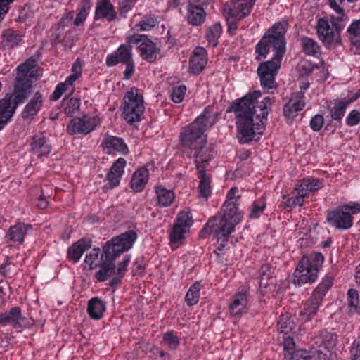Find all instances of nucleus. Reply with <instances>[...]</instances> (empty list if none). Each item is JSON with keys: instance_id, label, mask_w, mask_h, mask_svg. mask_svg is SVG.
Returning <instances> with one entry per match:
<instances>
[{"instance_id": "c03bdc74", "label": "nucleus", "mask_w": 360, "mask_h": 360, "mask_svg": "<svg viewBox=\"0 0 360 360\" xmlns=\"http://www.w3.org/2000/svg\"><path fill=\"white\" fill-rule=\"evenodd\" d=\"M221 26L219 23H215L209 27L206 34V38L209 43L212 46H216L218 44V39L221 34Z\"/></svg>"}, {"instance_id": "1a4fd4ad", "label": "nucleus", "mask_w": 360, "mask_h": 360, "mask_svg": "<svg viewBox=\"0 0 360 360\" xmlns=\"http://www.w3.org/2000/svg\"><path fill=\"white\" fill-rule=\"evenodd\" d=\"M145 110L143 97L139 90L133 87L124 96L122 114L129 124L139 122Z\"/></svg>"}, {"instance_id": "37998d69", "label": "nucleus", "mask_w": 360, "mask_h": 360, "mask_svg": "<svg viewBox=\"0 0 360 360\" xmlns=\"http://www.w3.org/2000/svg\"><path fill=\"white\" fill-rule=\"evenodd\" d=\"M259 288H266L271 284H273L274 270L268 265H263L260 269Z\"/></svg>"}, {"instance_id": "ddd939ff", "label": "nucleus", "mask_w": 360, "mask_h": 360, "mask_svg": "<svg viewBox=\"0 0 360 360\" xmlns=\"http://www.w3.org/2000/svg\"><path fill=\"white\" fill-rule=\"evenodd\" d=\"M127 42L138 45L140 56L143 59L151 63L155 60L159 49L155 43L146 35L134 34L127 37Z\"/></svg>"}, {"instance_id": "aec40b11", "label": "nucleus", "mask_w": 360, "mask_h": 360, "mask_svg": "<svg viewBox=\"0 0 360 360\" xmlns=\"http://www.w3.org/2000/svg\"><path fill=\"white\" fill-rule=\"evenodd\" d=\"M126 165V160L123 158H118L113 163L106 176L108 181L105 185L106 189H112L120 184Z\"/></svg>"}, {"instance_id": "6e6d98bb", "label": "nucleus", "mask_w": 360, "mask_h": 360, "mask_svg": "<svg viewBox=\"0 0 360 360\" xmlns=\"http://www.w3.org/2000/svg\"><path fill=\"white\" fill-rule=\"evenodd\" d=\"M186 91V87L184 85H180L174 87L171 94V98L172 101L176 103H181L184 98Z\"/></svg>"}, {"instance_id": "f257e3e1", "label": "nucleus", "mask_w": 360, "mask_h": 360, "mask_svg": "<svg viewBox=\"0 0 360 360\" xmlns=\"http://www.w3.org/2000/svg\"><path fill=\"white\" fill-rule=\"evenodd\" d=\"M260 96L261 93L255 91L231 104L230 111L235 115L236 136L241 144L249 143L256 136L262 134L263 126L271 110L273 99L265 97L258 103L257 99Z\"/></svg>"}, {"instance_id": "a211bd4d", "label": "nucleus", "mask_w": 360, "mask_h": 360, "mask_svg": "<svg viewBox=\"0 0 360 360\" xmlns=\"http://www.w3.org/2000/svg\"><path fill=\"white\" fill-rule=\"evenodd\" d=\"M249 297L246 290L235 294L229 304V312L232 316L240 317L248 311Z\"/></svg>"}, {"instance_id": "a19ab883", "label": "nucleus", "mask_w": 360, "mask_h": 360, "mask_svg": "<svg viewBox=\"0 0 360 360\" xmlns=\"http://www.w3.org/2000/svg\"><path fill=\"white\" fill-rule=\"evenodd\" d=\"M302 51L306 55L318 56L321 53V49L318 43L311 38L302 37L301 39Z\"/></svg>"}, {"instance_id": "864d4df0", "label": "nucleus", "mask_w": 360, "mask_h": 360, "mask_svg": "<svg viewBox=\"0 0 360 360\" xmlns=\"http://www.w3.org/2000/svg\"><path fill=\"white\" fill-rule=\"evenodd\" d=\"M265 207V202L262 199H259L258 200L254 202L252 205L250 217L252 219L258 218L264 210Z\"/></svg>"}, {"instance_id": "b1692460", "label": "nucleus", "mask_w": 360, "mask_h": 360, "mask_svg": "<svg viewBox=\"0 0 360 360\" xmlns=\"http://www.w3.org/2000/svg\"><path fill=\"white\" fill-rule=\"evenodd\" d=\"M337 335L327 331H321L314 339L316 349L323 351L327 354V358L331 355V352L336 345Z\"/></svg>"}, {"instance_id": "473e14b6", "label": "nucleus", "mask_w": 360, "mask_h": 360, "mask_svg": "<svg viewBox=\"0 0 360 360\" xmlns=\"http://www.w3.org/2000/svg\"><path fill=\"white\" fill-rule=\"evenodd\" d=\"M43 104L42 96L39 92H36L29 103L25 105L22 116L23 118H31L36 115L40 110Z\"/></svg>"}, {"instance_id": "6ab92c4d", "label": "nucleus", "mask_w": 360, "mask_h": 360, "mask_svg": "<svg viewBox=\"0 0 360 360\" xmlns=\"http://www.w3.org/2000/svg\"><path fill=\"white\" fill-rule=\"evenodd\" d=\"M126 165V160L123 158H118L113 163L106 176L108 181L105 185L106 189H112L120 184Z\"/></svg>"}, {"instance_id": "3c124183", "label": "nucleus", "mask_w": 360, "mask_h": 360, "mask_svg": "<svg viewBox=\"0 0 360 360\" xmlns=\"http://www.w3.org/2000/svg\"><path fill=\"white\" fill-rule=\"evenodd\" d=\"M304 199L303 194L296 192V196L295 197L283 196L282 204L286 207L293 208L296 206H302L304 203Z\"/></svg>"}, {"instance_id": "680f3d73", "label": "nucleus", "mask_w": 360, "mask_h": 360, "mask_svg": "<svg viewBox=\"0 0 360 360\" xmlns=\"http://www.w3.org/2000/svg\"><path fill=\"white\" fill-rule=\"evenodd\" d=\"M11 4L8 0H0V22L2 21L6 14L8 12Z\"/></svg>"}, {"instance_id": "a18cd8bd", "label": "nucleus", "mask_w": 360, "mask_h": 360, "mask_svg": "<svg viewBox=\"0 0 360 360\" xmlns=\"http://www.w3.org/2000/svg\"><path fill=\"white\" fill-rule=\"evenodd\" d=\"M91 9V4L87 0H83L81 2L78 13L74 20V25L76 26L82 25L87 18Z\"/></svg>"}, {"instance_id": "9d476101", "label": "nucleus", "mask_w": 360, "mask_h": 360, "mask_svg": "<svg viewBox=\"0 0 360 360\" xmlns=\"http://www.w3.org/2000/svg\"><path fill=\"white\" fill-rule=\"evenodd\" d=\"M333 279L326 276L314 290L312 295L305 304L303 310L300 311V318L302 321H309L316 314L323 297L332 286Z\"/></svg>"}, {"instance_id": "0e129e2a", "label": "nucleus", "mask_w": 360, "mask_h": 360, "mask_svg": "<svg viewBox=\"0 0 360 360\" xmlns=\"http://www.w3.org/2000/svg\"><path fill=\"white\" fill-rule=\"evenodd\" d=\"M291 335L292 334L286 335L287 337L284 338V353H290L291 350L292 349V347L294 346Z\"/></svg>"}, {"instance_id": "bb28decb", "label": "nucleus", "mask_w": 360, "mask_h": 360, "mask_svg": "<svg viewBox=\"0 0 360 360\" xmlns=\"http://www.w3.org/2000/svg\"><path fill=\"white\" fill-rule=\"evenodd\" d=\"M116 16L117 13L110 0H98L95 11L96 19H105L110 22Z\"/></svg>"}, {"instance_id": "6e6552de", "label": "nucleus", "mask_w": 360, "mask_h": 360, "mask_svg": "<svg viewBox=\"0 0 360 360\" xmlns=\"http://www.w3.org/2000/svg\"><path fill=\"white\" fill-rule=\"evenodd\" d=\"M360 212V204L349 202L328 211L327 221L332 226L340 230H346L353 225V215Z\"/></svg>"}, {"instance_id": "338daca9", "label": "nucleus", "mask_w": 360, "mask_h": 360, "mask_svg": "<svg viewBox=\"0 0 360 360\" xmlns=\"http://www.w3.org/2000/svg\"><path fill=\"white\" fill-rule=\"evenodd\" d=\"M136 1L131 0H122L120 3V8L122 13H127L129 10H131L133 4Z\"/></svg>"}, {"instance_id": "9b49d317", "label": "nucleus", "mask_w": 360, "mask_h": 360, "mask_svg": "<svg viewBox=\"0 0 360 360\" xmlns=\"http://www.w3.org/2000/svg\"><path fill=\"white\" fill-rule=\"evenodd\" d=\"M255 0H232L224 4V15L229 28L236 30V22L248 16Z\"/></svg>"}, {"instance_id": "5fc2aeb1", "label": "nucleus", "mask_w": 360, "mask_h": 360, "mask_svg": "<svg viewBox=\"0 0 360 360\" xmlns=\"http://www.w3.org/2000/svg\"><path fill=\"white\" fill-rule=\"evenodd\" d=\"M337 14V16H331L330 22L332 25H334L335 27H337V29L342 30L348 21V18L344 11Z\"/></svg>"}, {"instance_id": "f8f14e48", "label": "nucleus", "mask_w": 360, "mask_h": 360, "mask_svg": "<svg viewBox=\"0 0 360 360\" xmlns=\"http://www.w3.org/2000/svg\"><path fill=\"white\" fill-rule=\"evenodd\" d=\"M136 239L137 234L133 230L127 231L112 238L105 245V257L115 261L122 252L130 250Z\"/></svg>"}, {"instance_id": "de8ad7c7", "label": "nucleus", "mask_w": 360, "mask_h": 360, "mask_svg": "<svg viewBox=\"0 0 360 360\" xmlns=\"http://www.w3.org/2000/svg\"><path fill=\"white\" fill-rule=\"evenodd\" d=\"M162 344L169 349L175 350L180 345V338L174 332L169 331L164 334Z\"/></svg>"}, {"instance_id": "7ed1b4c3", "label": "nucleus", "mask_w": 360, "mask_h": 360, "mask_svg": "<svg viewBox=\"0 0 360 360\" xmlns=\"http://www.w3.org/2000/svg\"><path fill=\"white\" fill-rule=\"evenodd\" d=\"M240 197L238 188L232 187L228 191L223 204V213L216 214L206 224V229H210L217 239L218 249L221 251L227 246L229 236L243 219V212L238 208Z\"/></svg>"}, {"instance_id": "ea45409f", "label": "nucleus", "mask_w": 360, "mask_h": 360, "mask_svg": "<svg viewBox=\"0 0 360 360\" xmlns=\"http://www.w3.org/2000/svg\"><path fill=\"white\" fill-rule=\"evenodd\" d=\"M297 326L294 320L288 314H283L280 316L278 322V330L284 335L295 334L297 332Z\"/></svg>"}, {"instance_id": "774afa93", "label": "nucleus", "mask_w": 360, "mask_h": 360, "mask_svg": "<svg viewBox=\"0 0 360 360\" xmlns=\"http://www.w3.org/2000/svg\"><path fill=\"white\" fill-rule=\"evenodd\" d=\"M48 201L44 198L43 195H40L38 199L37 202L36 203V205L37 207L40 209H45L48 206Z\"/></svg>"}, {"instance_id": "0eeeda50", "label": "nucleus", "mask_w": 360, "mask_h": 360, "mask_svg": "<svg viewBox=\"0 0 360 360\" xmlns=\"http://www.w3.org/2000/svg\"><path fill=\"white\" fill-rule=\"evenodd\" d=\"M323 260V256L319 252L303 256L294 272L295 284L302 285L314 283L317 278Z\"/></svg>"}, {"instance_id": "09e8293b", "label": "nucleus", "mask_w": 360, "mask_h": 360, "mask_svg": "<svg viewBox=\"0 0 360 360\" xmlns=\"http://www.w3.org/2000/svg\"><path fill=\"white\" fill-rule=\"evenodd\" d=\"M158 23L157 19L153 15H147L143 18L139 23L134 25V29L137 31H147L151 30Z\"/></svg>"}, {"instance_id": "4be33fe9", "label": "nucleus", "mask_w": 360, "mask_h": 360, "mask_svg": "<svg viewBox=\"0 0 360 360\" xmlns=\"http://www.w3.org/2000/svg\"><path fill=\"white\" fill-rule=\"evenodd\" d=\"M284 356L288 360H326L327 354L313 347L309 351L299 349L290 353L285 352Z\"/></svg>"}, {"instance_id": "7c9ffc66", "label": "nucleus", "mask_w": 360, "mask_h": 360, "mask_svg": "<svg viewBox=\"0 0 360 360\" xmlns=\"http://www.w3.org/2000/svg\"><path fill=\"white\" fill-rule=\"evenodd\" d=\"M205 18L206 13L201 6L192 3L188 4L186 19L190 25L199 26L205 22Z\"/></svg>"}, {"instance_id": "c85d7f7f", "label": "nucleus", "mask_w": 360, "mask_h": 360, "mask_svg": "<svg viewBox=\"0 0 360 360\" xmlns=\"http://www.w3.org/2000/svg\"><path fill=\"white\" fill-rule=\"evenodd\" d=\"M15 110L12 96H6L0 100V131L8 124Z\"/></svg>"}, {"instance_id": "e2e57ef3", "label": "nucleus", "mask_w": 360, "mask_h": 360, "mask_svg": "<svg viewBox=\"0 0 360 360\" xmlns=\"http://www.w3.org/2000/svg\"><path fill=\"white\" fill-rule=\"evenodd\" d=\"M350 353L352 360H360V342H354Z\"/></svg>"}, {"instance_id": "052dcab7", "label": "nucleus", "mask_w": 360, "mask_h": 360, "mask_svg": "<svg viewBox=\"0 0 360 360\" xmlns=\"http://www.w3.org/2000/svg\"><path fill=\"white\" fill-rule=\"evenodd\" d=\"M323 122V117L318 114L311 118L310 125L314 131H318L322 128Z\"/></svg>"}, {"instance_id": "412c9836", "label": "nucleus", "mask_w": 360, "mask_h": 360, "mask_svg": "<svg viewBox=\"0 0 360 360\" xmlns=\"http://www.w3.org/2000/svg\"><path fill=\"white\" fill-rule=\"evenodd\" d=\"M101 146L107 154H114L116 153L127 155L129 149L124 140L122 138L108 135L103 139Z\"/></svg>"}, {"instance_id": "603ef678", "label": "nucleus", "mask_w": 360, "mask_h": 360, "mask_svg": "<svg viewBox=\"0 0 360 360\" xmlns=\"http://www.w3.org/2000/svg\"><path fill=\"white\" fill-rule=\"evenodd\" d=\"M348 306L351 312H356L360 294L356 290L350 289L347 292Z\"/></svg>"}, {"instance_id": "393cba45", "label": "nucleus", "mask_w": 360, "mask_h": 360, "mask_svg": "<svg viewBox=\"0 0 360 360\" xmlns=\"http://www.w3.org/2000/svg\"><path fill=\"white\" fill-rule=\"evenodd\" d=\"M207 62V51L202 47H197L193 51L189 61V72L198 75L202 71Z\"/></svg>"}, {"instance_id": "20e7f679", "label": "nucleus", "mask_w": 360, "mask_h": 360, "mask_svg": "<svg viewBox=\"0 0 360 360\" xmlns=\"http://www.w3.org/2000/svg\"><path fill=\"white\" fill-rule=\"evenodd\" d=\"M215 117L203 113L187 126L181 133L180 137L183 145L188 148L196 150L194 154L196 168L200 172V163L207 162L212 155L205 146L206 136L205 131L214 123Z\"/></svg>"}, {"instance_id": "e433bc0d", "label": "nucleus", "mask_w": 360, "mask_h": 360, "mask_svg": "<svg viewBox=\"0 0 360 360\" xmlns=\"http://www.w3.org/2000/svg\"><path fill=\"white\" fill-rule=\"evenodd\" d=\"M206 163L207 162L200 163V165L201 166L200 170L202 171L200 172L198 169V173L200 175L199 176L200 181L198 186L199 196L202 197L205 199H207L212 193L210 177L204 173Z\"/></svg>"}, {"instance_id": "4468645a", "label": "nucleus", "mask_w": 360, "mask_h": 360, "mask_svg": "<svg viewBox=\"0 0 360 360\" xmlns=\"http://www.w3.org/2000/svg\"><path fill=\"white\" fill-rule=\"evenodd\" d=\"M340 30L330 23L328 19L321 18L317 23V34L324 46L330 49L340 44Z\"/></svg>"}, {"instance_id": "f704fd0d", "label": "nucleus", "mask_w": 360, "mask_h": 360, "mask_svg": "<svg viewBox=\"0 0 360 360\" xmlns=\"http://www.w3.org/2000/svg\"><path fill=\"white\" fill-rule=\"evenodd\" d=\"M323 186V182L318 179H303L300 184L295 188L297 193L303 194L304 198L308 193L319 190Z\"/></svg>"}, {"instance_id": "4c0bfd02", "label": "nucleus", "mask_w": 360, "mask_h": 360, "mask_svg": "<svg viewBox=\"0 0 360 360\" xmlns=\"http://www.w3.org/2000/svg\"><path fill=\"white\" fill-rule=\"evenodd\" d=\"M21 319V311L17 307H13L8 311L0 314V324L4 326L8 324L16 325Z\"/></svg>"}, {"instance_id": "423d86ee", "label": "nucleus", "mask_w": 360, "mask_h": 360, "mask_svg": "<svg viewBox=\"0 0 360 360\" xmlns=\"http://www.w3.org/2000/svg\"><path fill=\"white\" fill-rule=\"evenodd\" d=\"M37 60L30 58L24 63L18 66L16 84L14 88V98L12 99L13 105L22 103L31 93L33 80L39 77L37 69Z\"/></svg>"}, {"instance_id": "c9c22d12", "label": "nucleus", "mask_w": 360, "mask_h": 360, "mask_svg": "<svg viewBox=\"0 0 360 360\" xmlns=\"http://www.w3.org/2000/svg\"><path fill=\"white\" fill-rule=\"evenodd\" d=\"M105 309V303L97 297L91 298L88 302L87 312L93 319L98 320L101 319Z\"/></svg>"}, {"instance_id": "c756f323", "label": "nucleus", "mask_w": 360, "mask_h": 360, "mask_svg": "<svg viewBox=\"0 0 360 360\" xmlns=\"http://www.w3.org/2000/svg\"><path fill=\"white\" fill-rule=\"evenodd\" d=\"M149 177V172L146 167L137 169L133 174L130 185L135 192H141L146 187Z\"/></svg>"}, {"instance_id": "13d9d810", "label": "nucleus", "mask_w": 360, "mask_h": 360, "mask_svg": "<svg viewBox=\"0 0 360 360\" xmlns=\"http://www.w3.org/2000/svg\"><path fill=\"white\" fill-rule=\"evenodd\" d=\"M345 122L347 125L350 127L357 125L360 122V112L357 110H352L346 117Z\"/></svg>"}, {"instance_id": "69168bd1", "label": "nucleus", "mask_w": 360, "mask_h": 360, "mask_svg": "<svg viewBox=\"0 0 360 360\" xmlns=\"http://www.w3.org/2000/svg\"><path fill=\"white\" fill-rule=\"evenodd\" d=\"M126 65V68L124 71V78L129 79L133 75L134 70V65L133 60L124 63Z\"/></svg>"}, {"instance_id": "a878e982", "label": "nucleus", "mask_w": 360, "mask_h": 360, "mask_svg": "<svg viewBox=\"0 0 360 360\" xmlns=\"http://www.w3.org/2000/svg\"><path fill=\"white\" fill-rule=\"evenodd\" d=\"M92 241L89 238H83L74 243L68 249V258L74 262H78L85 251L91 248Z\"/></svg>"}, {"instance_id": "39448f33", "label": "nucleus", "mask_w": 360, "mask_h": 360, "mask_svg": "<svg viewBox=\"0 0 360 360\" xmlns=\"http://www.w3.org/2000/svg\"><path fill=\"white\" fill-rule=\"evenodd\" d=\"M131 260L129 255H125L122 260L115 266L114 260L107 258L105 252V245L103 252L97 248L92 249L86 254L84 261V269L91 270L99 267L95 274V278L100 282L105 281L108 277H112L111 285H117L123 278Z\"/></svg>"}, {"instance_id": "f03ea898", "label": "nucleus", "mask_w": 360, "mask_h": 360, "mask_svg": "<svg viewBox=\"0 0 360 360\" xmlns=\"http://www.w3.org/2000/svg\"><path fill=\"white\" fill-rule=\"evenodd\" d=\"M286 30V22L275 23L271 29L265 33L255 48L257 54V60L265 58L271 51L274 53L271 60L262 63L257 68L261 86L267 92L269 89L276 87L275 77L281 68V60L285 51L284 34Z\"/></svg>"}, {"instance_id": "dca6fc26", "label": "nucleus", "mask_w": 360, "mask_h": 360, "mask_svg": "<svg viewBox=\"0 0 360 360\" xmlns=\"http://www.w3.org/2000/svg\"><path fill=\"white\" fill-rule=\"evenodd\" d=\"M193 217L189 210L181 211L178 213L170 233L169 239L172 243H181L193 225Z\"/></svg>"}, {"instance_id": "2eb2a0df", "label": "nucleus", "mask_w": 360, "mask_h": 360, "mask_svg": "<svg viewBox=\"0 0 360 360\" xmlns=\"http://www.w3.org/2000/svg\"><path fill=\"white\" fill-rule=\"evenodd\" d=\"M100 124V119L94 114H84L82 117H75L68 125V131L71 134H88Z\"/></svg>"}, {"instance_id": "58836bf2", "label": "nucleus", "mask_w": 360, "mask_h": 360, "mask_svg": "<svg viewBox=\"0 0 360 360\" xmlns=\"http://www.w3.org/2000/svg\"><path fill=\"white\" fill-rule=\"evenodd\" d=\"M21 41L22 35L11 30H7L2 34L1 44L4 49H11L18 46Z\"/></svg>"}, {"instance_id": "49530a36", "label": "nucleus", "mask_w": 360, "mask_h": 360, "mask_svg": "<svg viewBox=\"0 0 360 360\" xmlns=\"http://www.w3.org/2000/svg\"><path fill=\"white\" fill-rule=\"evenodd\" d=\"M200 289L201 285L199 283H195L189 288L185 297L188 305L193 306L198 302Z\"/></svg>"}, {"instance_id": "79ce46f5", "label": "nucleus", "mask_w": 360, "mask_h": 360, "mask_svg": "<svg viewBox=\"0 0 360 360\" xmlns=\"http://www.w3.org/2000/svg\"><path fill=\"white\" fill-rule=\"evenodd\" d=\"M349 39L352 44L356 49H360V18L354 20L347 27Z\"/></svg>"}, {"instance_id": "5701e85b", "label": "nucleus", "mask_w": 360, "mask_h": 360, "mask_svg": "<svg viewBox=\"0 0 360 360\" xmlns=\"http://www.w3.org/2000/svg\"><path fill=\"white\" fill-rule=\"evenodd\" d=\"M304 106V92L293 93L283 108V114L288 118H293Z\"/></svg>"}, {"instance_id": "bf43d9fd", "label": "nucleus", "mask_w": 360, "mask_h": 360, "mask_svg": "<svg viewBox=\"0 0 360 360\" xmlns=\"http://www.w3.org/2000/svg\"><path fill=\"white\" fill-rule=\"evenodd\" d=\"M68 87L69 86H66V84L64 82L59 83L56 86L54 91L51 96V100H58L62 96V95L68 89Z\"/></svg>"}, {"instance_id": "72a5a7b5", "label": "nucleus", "mask_w": 360, "mask_h": 360, "mask_svg": "<svg viewBox=\"0 0 360 360\" xmlns=\"http://www.w3.org/2000/svg\"><path fill=\"white\" fill-rule=\"evenodd\" d=\"M156 198L158 205L165 207L171 205L175 200V194L171 189H167L162 185L155 187Z\"/></svg>"}, {"instance_id": "4d7b16f0", "label": "nucleus", "mask_w": 360, "mask_h": 360, "mask_svg": "<svg viewBox=\"0 0 360 360\" xmlns=\"http://www.w3.org/2000/svg\"><path fill=\"white\" fill-rule=\"evenodd\" d=\"M79 106L80 100L77 98H72L68 101L65 108V113L68 115H72L79 110Z\"/></svg>"}, {"instance_id": "8fccbe9b", "label": "nucleus", "mask_w": 360, "mask_h": 360, "mask_svg": "<svg viewBox=\"0 0 360 360\" xmlns=\"http://www.w3.org/2000/svg\"><path fill=\"white\" fill-rule=\"evenodd\" d=\"M349 104L347 101H341L337 103L330 110V115L333 120H340L345 112Z\"/></svg>"}, {"instance_id": "cd10ccee", "label": "nucleus", "mask_w": 360, "mask_h": 360, "mask_svg": "<svg viewBox=\"0 0 360 360\" xmlns=\"http://www.w3.org/2000/svg\"><path fill=\"white\" fill-rule=\"evenodd\" d=\"M30 229L31 226L28 224L22 223L17 224L8 229L6 238L8 240L11 241L13 245H20L23 243L24 238L28 233Z\"/></svg>"}, {"instance_id": "2f4dec72", "label": "nucleus", "mask_w": 360, "mask_h": 360, "mask_svg": "<svg viewBox=\"0 0 360 360\" xmlns=\"http://www.w3.org/2000/svg\"><path fill=\"white\" fill-rule=\"evenodd\" d=\"M32 153L39 158L47 156L51 152V146L47 143L43 134H37L33 137L31 143Z\"/></svg>"}, {"instance_id": "f3484780", "label": "nucleus", "mask_w": 360, "mask_h": 360, "mask_svg": "<svg viewBox=\"0 0 360 360\" xmlns=\"http://www.w3.org/2000/svg\"><path fill=\"white\" fill-rule=\"evenodd\" d=\"M132 45L134 44H121L118 49L106 57L105 63L107 66H115L119 63H127L132 59Z\"/></svg>"}]
</instances>
